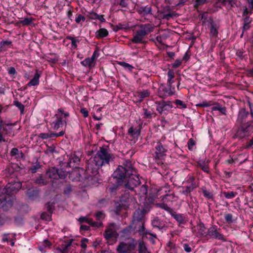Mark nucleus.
Returning <instances> with one entry per match:
<instances>
[{
  "mask_svg": "<svg viewBox=\"0 0 253 253\" xmlns=\"http://www.w3.org/2000/svg\"><path fill=\"white\" fill-rule=\"evenodd\" d=\"M113 159V155L109 153L108 148L105 147H100L95 155L90 159L87 170L94 173L97 172L99 167L109 164Z\"/></svg>",
  "mask_w": 253,
  "mask_h": 253,
  "instance_id": "nucleus-1",
  "label": "nucleus"
},
{
  "mask_svg": "<svg viewBox=\"0 0 253 253\" xmlns=\"http://www.w3.org/2000/svg\"><path fill=\"white\" fill-rule=\"evenodd\" d=\"M132 172H135V169L133 168L131 162L127 160H125L122 165L118 167L112 174L114 178L116 179L118 184L122 182L126 177Z\"/></svg>",
  "mask_w": 253,
  "mask_h": 253,
  "instance_id": "nucleus-2",
  "label": "nucleus"
},
{
  "mask_svg": "<svg viewBox=\"0 0 253 253\" xmlns=\"http://www.w3.org/2000/svg\"><path fill=\"white\" fill-rule=\"evenodd\" d=\"M139 28L131 39V41L135 43L141 42L145 36L152 32L154 29V25L151 24H142Z\"/></svg>",
  "mask_w": 253,
  "mask_h": 253,
  "instance_id": "nucleus-3",
  "label": "nucleus"
},
{
  "mask_svg": "<svg viewBox=\"0 0 253 253\" xmlns=\"http://www.w3.org/2000/svg\"><path fill=\"white\" fill-rule=\"evenodd\" d=\"M253 133V120L241 124L235 134L236 137L242 139L250 136Z\"/></svg>",
  "mask_w": 253,
  "mask_h": 253,
  "instance_id": "nucleus-4",
  "label": "nucleus"
},
{
  "mask_svg": "<svg viewBox=\"0 0 253 253\" xmlns=\"http://www.w3.org/2000/svg\"><path fill=\"white\" fill-rule=\"evenodd\" d=\"M132 174L128 175V179L125 184V187L130 190H133L134 188L138 185H139L141 182L139 178V175L136 174V171L132 172Z\"/></svg>",
  "mask_w": 253,
  "mask_h": 253,
  "instance_id": "nucleus-5",
  "label": "nucleus"
},
{
  "mask_svg": "<svg viewBox=\"0 0 253 253\" xmlns=\"http://www.w3.org/2000/svg\"><path fill=\"white\" fill-rule=\"evenodd\" d=\"M14 125L12 124H7L2 120H0V142L1 141H7L3 137V135H10L12 133V126Z\"/></svg>",
  "mask_w": 253,
  "mask_h": 253,
  "instance_id": "nucleus-6",
  "label": "nucleus"
},
{
  "mask_svg": "<svg viewBox=\"0 0 253 253\" xmlns=\"http://www.w3.org/2000/svg\"><path fill=\"white\" fill-rule=\"evenodd\" d=\"M167 148L164 146L161 142H158L155 146V155L154 156L158 164L161 163L160 160L166 155Z\"/></svg>",
  "mask_w": 253,
  "mask_h": 253,
  "instance_id": "nucleus-7",
  "label": "nucleus"
},
{
  "mask_svg": "<svg viewBox=\"0 0 253 253\" xmlns=\"http://www.w3.org/2000/svg\"><path fill=\"white\" fill-rule=\"evenodd\" d=\"M220 229L218 228L216 225H213L210 227L206 234V236H209L210 237L215 238L219 240L225 241L224 236L221 234L219 230Z\"/></svg>",
  "mask_w": 253,
  "mask_h": 253,
  "instance_id": "nucleus-8",
  "label": "nucleus"
},
{
  "mask_svg": "<svg viewBox=\"0 0 253 253\" xmlns=\"http://www.w3.org/2000/svg\"><path fill=\"white\" fill-rule=\"evenodd\" d=\"M82 153L80 151H75L70 154L69 157V162L68 165L69 167L76 168L79 165Z\"/></svg>",
  "mask_w": 253,
  "mask_h": 253,
  "instance_id": "nucleus-9",
  "label": "nucleus"
},
{
  "mask_svg": "<svg viewBox=\"0 0 253 253\" xmlns=\"http://www.w3.org/2000/svg\"><path fill=\"white\" fill-rule=\"evenodd\" d=\"M104 236L106 240L117 238L118 234L117 232L115 223L109 224L104 232Z\"/></svg>",
  "mask_w": 253,
  "mask_h": 253,
  "instance_id": "nucleus-10",
  "label": "nucleus"
},
{
  "mask_svg": "<svg viewBox=\"0 0 253 253\" xmlns=\"http://www.w3.org/2000/svg\"><path fill=\"white\" fill-rule=\"evenodd\" d=\"M174 93V87L166 86L162 85L159 88V94L160 97L164 98L166 96H171Z\"/></svg>",
  "mask_w": 253,
  "mask_h": 253,
  "instance_id": "nucleus-11",
  "label": "nucleus"
},
{
  "mask_svg": "<svg viewBox=\"0 0 253 253\" xmlns=\"http://www.w3.org/2000/svg\"><path fill=\"white\" fill-rule=\"evenodd\" d=\"M172 108V105L169 102L161 101L157 103L156 110L160 114L169 111Z\"/></svg>",
  "mask_w": 253,
  "mask_h": 253,
  "instance_id": "nucleus-12",
  "label": "nucleus"
},
{
  "mask_svg": "<svg viewBox=\"0 0 253 253\" xmlns=\"http://www.w3.org/2000/svg\"><path fill=\"white\" fill-rule=\"evenodd\" d=\"M0 206L4 211L7 210L13 205L12 201L9 197L6 198L5 195L0 196Z\"/></svg>",
  "mask_w": 253,
  "mask_h": 253,
  "instance_id": "nucleus-13",
  "label": "nucleus"
},
{
  "mask_svg": "<svg viewBox=\"0 0 253 253\" xmlns=\"http://www.w3.org/2000/svg\"><path fill=\"white\" fill-rule=\"evenodd\" d=\"M22 184L19 182H14L13 183H9L6 185V192L9 194H13L21 189Z\"/></svg>",
  "mask_w": 253,
  "mask_h": 253,
  "instance_id": "nucleus-14",
  "label": "nucleus"
},
{
  "mask_svg": "<svg viewBox=\"0 0 253 253\" xmlns=\"http://www.w3.org/2000/svg\"><path fill=\"white\" fill-rule=\"evenodd\" d=\"M249 116V112L245 108H241L238 112L237 122L239 124L246 123V121Z\"/></svg>",
  "mask_w": 253,
  "mask_h": 253,
  "instance_id": "nucleus-15",
  "label": "nucleus"
},
{
  "mask_svg": "<svg viewBox=\"0 0 253 253\" xmlns=\"http://www.w3.org/2000/svg\"><path fill=\"white\" fill-rule=\"evenodd\" d=\"M55 117L56 118V120L53 121L52 123L50 124L52 126L53 129L54 130H57L60 127H62L63 124H65V126L67 125V122L66 120H63L61 117L59 116L58 114H56L55 115Z\"/></svg>",
  "mask_w": 253,
  "mask_h": 253,
  "instance_id": "nucleus-16",
  "label": "nucleus"
},
{
  "mask_svg": "<svg viewBox=\"0 0 253 253\" xmlns=\"http://www.w3.org/2000/svg\"><path fill=\"white\" fill-rule=\"evenodd\" d=\"M120 201L123 204L126 206H128L131 204H134L136 202L135 198L133 197H129L127 193H126L125 196H123Z\"/></svg>",
  "mask_w": 253,
  "mask_h": 253,
  "instance_id": "nucleus-17",
  "label": "nucleus"
},
{
  "mask_svg": "<svg viewBox=\"0 0 253 253\" xmlns=\"http://www.w3.org/2000/svg\"><path fill=\"white\" fill-rule=\"evenodd\" d=\"M81 171L83 172L84 169H83L77 168L74 169L70 174L69 177H70L73 180L80 181L81 179V174L80 173Z\"/></svg>",
  "mask_w": 253,
  "mask_h": 253,
  "instance_id": "nucleus-18",
  "label": "nucleus"
},
{
  "mask_svg": "<svg viewBox=\"0 0 253 253\" xmlns=\"http://www.w3.org/2000/svg\"><path fill=\"white\" fill-rule=\"evenodd\" d=\"M10 154L11 156L14 157L17 160L23 159L24 155L22 151L18 150L16 148H13L11 149Z\"/></svg>",
  "mask_w": 253,
  "mask_h": 253,
  "instance_id": "nucleus-19",
  "label": "nucleus"
},
{
  "mask_svg": "<svg viewBox=\"0 0 253 253\" xmlns=\"http://www.w3.org/2000/svg\"><path fill=\"white\" fill-rule=\"evenodd\" d=\"M12 42L10 41H2L0 42V53H3L11 47Z\"/></svg>",
  "mask_w": 253,
  "mask_h": 253,
  "instance_id": "nucleus-20",
  "label": "nucleus"
},
{
  "mask_svg": "<svg viewBox=\"0 0 253 253\" xmlns=\"http://www.w3.org/2000/svg\"><path fill=\"white\" fill-rule=\"evenodd\" d=\"M138 253H151L146 247L145 243L142 240L138 241Z\"/></svg>",
  "mask_w": 253,
  "mask_h": 253,
  "instance_id": "nucleus-21",
  "label": "nucleus"
},
{
  "mask_svg": "<svg viewBox=\"0 0 253 253\" xmlns=\"http://www.w3.org/2000/svg\"><path fill=\"white\" fill-rule=\"evenodd\" d=\"M46 174L50 178L56 179L58 178V169L52 167L48 169Z\"/></svg>",
  "mask_w": 253,
  "mask_h": 253,
  "instance_id": "nucleus-22",
  "label": "nucleus"
},
{
  "mask_svg": "<svg viewBox=\"0 0 253 253\" xmlns=\"http://www.w3.org/2000/svg\"><path fill=\"white\" fill-rule=\"evenodd\" d=\"M39 194V190L34 188H31L28 189L27 195L31 199L34 200L38 197Z\"/></svg>",
  "mask_w": 253,
  "mask_h": 253,
  "instance_id": "nucleus-23",
  "label": "nucleus"
},
{
  "mask_svg": "<svg viewBox=\"0 0 253 253\" xmlns=\"http://www.w3.org/2000/svg\"><path fill=\"white\" fill-rule=\"evenodd\" d=\"M218 26L213 21L211 22L210 36L214 38L216 37L218 33Z\"/></svg>",
  "mask_w": 253,
  "mask_h": 253,
  "instance_id": "nucleus-24",
  "label": "nucleus"
},
{
  "mask_svg": "<svg viewBox=\"0 0 253 253\" xmlns=\"http://www.w3.org/2000/svg\"><path fill=\"white\" fill-rule=\"evenodd\" d=\"M128 133L134 138H137L140 135V129L139 128L131 126L128 130Z\"/></svg>",
  "mask_w": 253,
  "mask_h": 253,
  "instance_id": "nucleus-25",
  "label": "nucleus"
},
{
  "mask_svg": "<svg viewBox=\"0 0 253 253\" xmlns=\"http://www.w3.org/2000/svg\"><path fill=\"white\" fill-rule=\"evenodd\" d=\"M138 12L144 16L147 15L149 14H152V8L150 6H142L138 8L137 10Z\"/></svg>",
  "mask_w": 253,
  "mask_h": 253,
  "instance_id": "nucleus-26",
  "label": "nucleus"
},
{
  "mask_svg": "<svg viewBox=\"0 0 253 253\" xmlns=\"http://www.w3.org/2000/svg\"><path fill=\"white\" fill-rule=\"evenodd\" d=\"M108 35V31L105 28H100L95 33V37L97 39H101Z\"/></svg>",
  "mask_w": 253,
  "mask_h": 253,
  "instance_id": "nucleus-27",
  "label": "nucleus"
},
{
  "mask_svg": "<svg viewBox=\"0 0 253 253\" xmlns=\"http://www.w3.org/2000/svg\"><path fill=\"white\" fill-rule=\"evenodd\" d=\"M40 75L37 72L35 74L34 78L28 83L27 86H36L39 84V78Z\"/></svg>",
  "mask_w": 253,
  "mask_h": 253,
  "instance_id": "nucleus-28",
  "label": "nucleus"
},
{
  "mask_svg": "<svg viewBox=\"0 0 253 253\" xmlns=\"http://www.w3.org/2000/svg\"><path fill=\"white\" fill-rule=\"evenodd\" d=\"M206 228L203 223H200L197 226V232L196 235L197 236H202L206 233Z\"/></svg>",
  "mask_w": 253,
  "mask_h": 253,
  "instance_id": "nucleus-29",
  "label": "nucleus"
},
{
  "mask_svg": "<svg viewBox=\"0 0 253 253\" xmlns=\"http://www.w3.org/2000/svg\"><path fill=\"white\" fill-rule=\"evenodd\" d=\"M143 216V212L139 210H136L133 213V221L134 222H139L142 220Z\"/></svg>",
  "mask_w": 253,
  "mask_h": 253,
  "instance_id": "nucleus-30",
  "label": "nucleus"
},
{
  "mask_svg": "<svg viewBox=\"0 0 253 253\" xmlns=\"http://www.w3.org/2000/svg\"><path fill=\"white\" fill-rule=\"evenodd\" d=\"M34 183L39 186H44L47 184L48 181L43 178L42 175H40L36 178Z\"/></svg>",
  "mask_w": 253,
  "mask_h": 253,
  "instance_id": "nucleus-31",
  "label": "nucleus"
},
{
  "mask_svg": "<svg viewBox=\"0 0 253 253\" xmlns=\"http://www.w3.org/2000/svg\"><path fill=\"white\" fill-rule=\"evenodd\" d=\"M150 92L148 90H143L142 91L138 92L137 97L139 102H141L145 98L148 97L150 95Z\"/></svg>",
  "mask_w": 253,
  "mask_h": 253,
  "instance_id": "nucleus-32",
  "label": "nucleus"
},
{
  "mask_svg": "<svg viewBox=\"0 0 253 253\" xmlns=\"http://www.w3.org/2000/svg\"><path fill=\"white\" fill-rule=\"evenodd\" d=\"M168 86H171L172 84L174 83L173 78L174 77V72L169 69L168 72Z\"/></svg>",
  "mask_w": 253,
  "mask_h": 253,
  "instance_id": "nucleus-33",
  "label": "nucleus"
},
{
  "mask_svg": "<svg viewBox=\"0 0 253 253\" xmlns=\"http://www.w3.org/2000/svg\"><path fill=\"white\" fill-rule=\"evenodd\" d=\"M214 106L211 108L212 111H219L222 114L226 115V109L225 107H222L219 104L215 103Z\"/></svg>",
  "mask_w": 253,
  "mask_h": 253,
  "instance_id": "nucleus-34",
  "label": "nucleus"
},
{
  "mask_svg": "<svg viewBox=\"0 0 253 253\" xmlns=\"http://www.w3.org/2000/svg\"><path fill=\"white\" fill-rule=\"evenodd\" d=\"M196 187V184H190L187 185L186 186L183 187L184 190L182 191V193L185 195H187L188 193L191 192Z\"/></svg>",
  "mask_w": 253,
  "mask_h": 253,
  "instance_id": "nucleus-35",
  "label": "nucleus"
},
{
  "mask_svg": "<svg viewBox=\"0 0 253 253\" xmlns=\"http://www.w3.org/2000/svg\"><path fill=\"white\" fill-rule=\"evenodd\" d=\"M152 224L154 227L158 228L159 229L162 228L163 226L162 222L157 217H155L152 221Z\"/></svg>",
  "mask_w": 253,
  "mask_h": 253,
  "instance_id": "nucleus-36",
  "label": "nucleus"
},
{
  "mask_svg": "<svg viewBox=\"0 0 253 253\" xmlns=\"http://www.w3.org/2000/svg\"><path fill=\"white\" fill-rule=\"evenodd\" d=\"M198 165L204 172L207 173L210 172L208 164L205 161H200L198 162Z\"/></svg>",
  "mask_w": 253,
  "mask_h": 253,
  "instance_id": "nucleus-37",
  "label": "nucleus"
},
{
  "mask_svg": "<svg viewBox=\"0 0 253 253\" xmlns=\"http://www.w3.org/2000/svg\"><path fill=\"white\" fill-rule=\"evenodd\" d=\"M167 250L169 253H177V248L175 245L170 242L167 246Z\"/></svg>",
  "mask_w": 253,
  "mask_h": 253,
  "instance_id": "nucleus-38",
  "label": "nucleus"
},
{
  "mask_svg": "<svg viewBox=\"0 0 253 253\" xmlns=\"http://www.w3.org/2000/svg\"><path fill=\"white\" fill-rule=\"evenodd\" d=\"M66 39L71 41V46L73 48L76 49L77 47V43L80 42V40L78 39L75 38L71 36L66 37Z\"/></svg>",
  "mask_w": 253,
  "mask_h": 253,
  "instance_id": "nucleus-39",
  "label": "nucleus"
},
{
  "mask_svg": "<svg viewBox=\"0 0 253 253\" xmlns=\"http://www.w3.org/2000/svg\"><path fill=\"white\" fill-rule=\"evenodd\" d=\"M118 64L124 67V69H126V70H127L130 72H131L132 70L134 69L133 66L125 62H119Z\"/></svg>",
  "mask_w": 253,
  "mask_h": 253,
  "instance_id": "nucleus-40",
  "label": "nucleus"
},
{
  "mask_svg": "<svg viewBox=\"0 0 253 253\" xmlns=\"http://www.w3.org/2000/svg\"><path fill=\"white\" fill-rule=\"evenodd\" d=\"M94 61L90 58H85L84 60L82 61L81 64L86 67H90L93 64Z\"/></svg>",
  "mask_w": 253,
  "mask_h": 253,
  "instance_id": "nucleus-41",
  "label": "nucleus"
},
{
  "mask_svg": "<svg viewBox=\"0 0 253 253\" xmlns=\"http://www.w3.org/2000/svg\"><path fill=\"white\" fill-rule=\"evenodd\" d=\"M156 206L158 208H161L169 212H171L172 210L167 204L165 203H159L156 205Z\"/></svg>",
  "mask_w": 253,
  "mask_h": 253,
  "instance_id": "nucleus-42",
  "label": "nucleus"
},
{
  "mask_svg": "<svg viewBox=\"0 0 253 253\" xmlns=\"http://www.w3.org/2000/svg\"><path fill=\"white\" fill-rule=\"evenodd\" d=\"M172 217L179 223H183L184 220V218L181 214L172 213Z\"/></svg>",
  "mask_w": 253,
  "mask_h": 253,
  "instance_id": "nucleus-43",
  "label": "nucleus"
},
{
  "mask_svg": "<svg viewBox=\"0 0 253 253\" xmlns=\"http://www.w3.org/2000/svg\"><path fill=\"white\" fill-rule=\"evenodd\" d=\"M108 200L105 199H102L98 201L97 204V206L98 208H102L107 206L108 205Z\"/></svg>",
  "mask_w": 253,
  "mask_h": 253,
  "instance_id": "nucleus-44",
  "label": "nucleus"
},
{
  "mask_svg": "<svg viewBox=\"0 0 253 253\" xmlns=\"http://www.w3.org/2000/svg\"><path fill=\"white\" fill-rule=\"evenodd\" d=\"M202 192L204 196L208 199H213V194L211 193L209 191L207 190L206 188H202Z\"/></svg>",
  "mask_w": 253,
  "mask_h": 253,
  "instance_id": "nucleus-45",
  "label": "nucleus"
},
{
  "mask_svg": "<svg viewBox=\"0 0 253 253\" xmlns=\"http://www.w3.org/2000/svg\"><path fill=\"white\" fill-rule=\"evenodd\" d=\"M68 175V172L64 170L63 169H58V177L64 179Z\"/></svg>",
  "mask_w": 253,
  "mask_h": 253,
  "instance_id": "nucleus-46",
  "label": "nucleus"
},
{
  "mask_svg": "<svg viewBox=\"0 0 253 253\" xmlns=\"http://www.w3.org/2000/svg\"><path fill=\"white\" fill-rule=\"evenodd\" d=\"M13 104L20 110L21 114L24 113L25 106L23 104L18 101H14L13 102Z\"/></svg>",
  "mask_w": 253,
  "mask_h": 253,
  "instance_id": "nucleus-47",
  "label": "nucleus"
},
{
  "mask_svg": "<svg viewBox=\"0 0 253 253\" xmlns=\"http://www.w3.org/2000/svg\"><path fill=\"white\" fill-rule=\"evenodd\" d=\"M95 216L98 220L102 221L105 218V214L102 211H98L95 213Z\"/></svg>",
  "mask_w": 253,
  "mask_h": 253,
  "instance_id": "nucleus-48",
  "label": "nucleus"
},
{
  "mask_svg": "<svg viewBox=\"0 0 253 253\" xmlns=\"http://www.w3.org/2000/svg\"><path fill=\"white\" fill-rule=\"evenodd\" d=\"M223 194L226 199L233 198L237 195V192H234L233 191L230 192H224Z\"/></svg>",
  "mask_w": 253,
  "mask_h": 253,
  "instance_id": "nucleus-49",
  "label": "nucleus"
},
{
  "mask_svg": "<svg viewBox=\"0 0 253 253\" xmlns=\"http://www.w3.org/2000/svg\"><path fill=\"white\" fill-rule=\"evenodd\" d=\"M53 132L50 133H41L39 137L42 139H48L49 138L53 137L52 136Z\"/></svg>",
  "mask_w": 253,
  "mask_h": 253,
  "instance_id": "nucleus-50",
  "label": "nucleus"
},
{
  "mask_svg": "<svg viewBox=\"0 0 253 253\" xmlns=\"http://www.w3.org/2000/svg\"><path fill=\"white\" fill-rule=\"evenodd\" d=\"M175 103L177 105V106L180 108L185 109L187 108V105L180 100H176L175 101Z\"/></svg>",
  "mask_w": 253,
  "mask_h": 253,
  "instance_id": "nucleus-51",
  "label": "nucleus"
},
{
  "mask_svg": "<svg viewBox=\"0 0 253 253\" xmlns=\"http://www.w3.org/2000/svg\"><path fill=\"white\" fill-rule=\"evenodd\" d=\"M72 241L68 242L67 243H65V244L63 245L61 248L59 249L60 251L62 253H65L64 252L67 250V249L71 245Z\"/></svg>",
  "mask_w": 253,
  "mask_h": 253,
  "instance_id": "nucleus-52",
  "label": "nucleus"
},
{
  "mask_svg": "<svg viewBox=\"0 0 253 253\" xmlns=\"http://www.w3.org/2000/svg\"><path fill=\"white\" fill-rule=\"evenodd\" d=\"M238 160L240 161V164H242L247 161L248 157H246V155L245 154H241L239 155Z\"/></svg>",
  "mask_w": 253,
  "mask_h": 253,
  "instance_id": "nucleus-53",
  "label": "nucleus"
},
{
  "mask_svg": "<svg viewBox=\"0 0 253 253\" xmlns=\"http://www.w3.org/2000/svg\"><path fill=\"white\" fill-rule=\"evenodd\" d=\"M195 141L193 138L189 139L187 142L188 149L190 150H192L194 146L195 145Z\"/></svg>",
  "mask_w": 253,
  "mask_h": 253,
  "instance_id": "nucleus-54",
  "label": "nucleus"
},
{
  "mask_svg": "<svg viewBox=\"0 0 253 253\" xmlns=\"http://www.w3.org/2000/svg\"><path fill=\"white\" fill-rule=\"evenodd\" d=\"M184 183L188 185L192 184H196L195 183V178L193 176H189L188 177L187 179L184 182Z\"/></svg>",
  "mask_w": 253,
  "mask_h": 253,
  "instance_id": "nucleus-55",
  "label": "nucleus"
},
{
  "mask_svg": "<svg viewBox=\"0 0 253 253\" xmlns=\"http://www.w3.org/2000/svg\"><path fill=\"white\" fill-rule=\"evenodd\" d=\"M32 22V18H25L21 21V23L23 25H28Z\"/></svg>",
  "mask_w": 253,
  "mask_h": 253,
  "instance_id": "nucleus-56",
  "label": "nucleus"
},
{
  "mask_svg": "<svg viewBox=\"0 0 253 253\" xmlns=\"http://www.w3.org/2000/svg\"><path fill=\"white\" fill-rule=\"evenodd\" d=\"M40 168V165L39 164H36L31 167L30 170L32 173H36Z\"/></svg>",
  "mask_w": 253,
  "mask_h": 253,
  "instance_id": "nucleus-57",
  "label": "nucleus"
},
{
  "mask_svg": "<svg viewBox=\"0 0 253 253\" xmlns=\"http://www.w3.org/2000/svg\"><path fill=\"white\" fill-rule=\"evenodd\" d=\"M55 151V146L54 145H52L50 146H48L45 153L46 154H50L53 153Z\"/></svg>",
  "mask_w": 253,
  "mask_h": 253,
  "instance_id": "nucleus-58",
  "label": "nucleus"
},
{
  "mask_svg": "<svg viewBox=\"0 0 253 253\" xmlns=\"http://www.w3.org/2000/svg\"><path fill=\"white\" fill-rule=\"evenodd\" d=\"M211 104L208 103L207 101H204L202 103L197 104L196 105L197 107H207L211 106Z\"/></svg>",
  "mask_w": 253,
  "mask_h": 253,
  "instance_id": "nucleus-59",
  "label": "nucleus"
},
{
  "mask_svg": "<svg viewBox=\"0 0 253 253\" xmlns=\"http://www.w3.org/2000/svg\"><path fill=\"white\" fill-rule=\"evenodd\" d=\"M59 115L60 114L62 115H63L64 117H68L69 116V113L68 112H65L64 111L62 108H59L57 110V113Z\"/></svg>",
  "mask_w": 253,
  "mask_h": 253,
  "instance_id": "nucleus-60",
  "label": "nucleus"
},
{
  "mask_svg": "<svg viewBox=\"0 0 253 253\" xmlns=\"http://www.w3.org/2000/svg\"><path fill=\"white\" fill-rule=\"evenodd\" d=\"M85 18L84 16L81 14H79L77 15V17L75 19V21L77 23H80L81 21H85Z\"/></svg>",
  "mask_w": 253,
  "mask_h": 253,
  "instance_id": "nucleus-61",
  "label": "nucleus"
},
{
  "mask_svg": "<svg viewBox=\"0 0 253 253\" xmlns=\"http://www.w3.org/2000/svg\"><path fill=\"white\" fill-rule=\"evenodd\" d=\"M233 216L231 213H228L225 216V219L228 223H232L233 222L232 220Z\"/></svg>",
  "mask_w": 253,
  "mask_h": 253,
  "instance_id": "nucleus-62",
  "label": "nucleus"
},
{
  "mask_svg": "<svg viewBox=\"0 0 253 253\" xmlns=\"http://www.w3.org/2000/svg\"><path fill=\"white\" fill-rule=\"evenodd\" d=\"M10 234L9 233H4L2 235V242H7L8 240L10 241L9 237Z\"/></svg>",
  "mask_w": 253,
  "mask_h": 253,
  "instance_id": "nucleus-63",
  "label": "nucleus"
},
{
  "mask_svg": "<svg viewBox=\"0 0 253 253\" xmlns=\"http://www.w3.org/2000/svg\"><path fill=\"white\" fill-rule=\"evenodd\" d=\"M88 17L89 19L96 20L98 18V14L95 12H90L89 13Z\"/></svg>",
  "mask_w": 253,
  "mask_h": 253,
  "instance_id": "nucleus-64",
  "label": "nucleus"
}]
</instances>
